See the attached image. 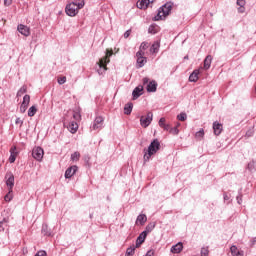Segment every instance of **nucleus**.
I'll return each instance as SVG.
<instances>
[{"label":"nucleus","instance_id":"nucleus-1","mask_svg":"<svg viewBox=\"0 0 256 256\" xmlns=\"http://www.w3.org/2000/svg\"><path fill=\"white\" fill-rule=\"evenodd\" d=\"M159 149H161V143L158 139H154L150 143L147 151L144 153V163H147V161H149L151 157H153V155L159 151Z\"/></svg>","mask_w":256,"mask_h":256},{"label":"nucleus","instance_id":"nucleus-2","mask_svg":"<svg viewBox=\"0 0 256 256\" xmlns=\"http://www.w3.org/2000/svg\"><path fill=\"white\" fill-rule=\"evenodd\" d=\"M173 9V2H167L158 9L157 15L154 17V21H161L165 19L171 13Z\"/></svg>","mask_w":256,"mask_h":256},{"label":"nucleus","instance_id":"nucleus-3","mask_svg":"<svg viewBox=\"0 0 256 256\" xmlns=\"http://www.w3.org/2000/svg\"><path fill=\"white\" fill-rule=\"evenodd\" d=\"M111 55H113V52L107 50L106 56H104L103 58L100 59V61L98 63V65H99L98 74L99 75H103V72L107 69V63L110 62L109 57H111Z\"/></svg>","mask_w":256,"mask_h":256},{"label":"nucleus","instance_id":"nucleus-4","mask_svg":"<svg viewBox=\"0 0 256 256\" xmlns=\"http://www.w3.org/2000/svg\"><path fill=\"white\" fill-rule=\"evenodd\" d=\"M142 82L143 85H147L146 89L148 93H155L157 91V82L155 80L149 82V78L145 77Z\"/></svg>","mask_w":256,"mask_h":256},{"label":"nucleus","instance_id":"nucleus-5","mask_svg":"<svg viewBox=\"0 0 256 256\" xmlns=\"http://www.w3.org/2000/svg\"><path fill=\"white\" fill-rule=\"evenodd\" d=\"M65 11H66V15H68L69 17H75V15H77V13H79V8L77 7V4L72 2V3L66 5Z\"/></svg>","mask_w":256,"mask_h":256},{"label":"nucleus","instance_id":"nucleus-6","mask_svg":"<svg viewBox=\"0 0 256 256\" xmlns=\"http://www.w3.org/2000/svg\"><path fill=\"white\" fill-rule=\"evenodd\" d=\"M45 155V151L41 147H34L32 150V157L36 161H43V156Z\"/></svg>","mask_w":256,"mask_h":256},{"label":"nucleus","instance_id":"nucleus-7","mask_svg":"<svg viewBox=\"0 0 256 256\" xmlns=\"http://www.w3.org/2000/svg\"><path fill=\"white\" fill-rule=\"evenodd\" d=\"M151 121H153V112H148L146 116H141L140 125L147 128L151 125Z\"/></svg>","mask_w":256,"mask_h":256},{"label":"nucleus","instance_id":"nucleus-8","mask_svg":"<svg viewBox=\"0 0 256 256\" xmlns=\"http://www.w3.org/2000/svg\"><path fill=\"white\" fill-rule=\"evenodd\" d=\"M104 119L103 117L101 116H97L93 122V125H92V129L94 131H97V130H101L103 129V123H104Z\"/></svg>","mask_w":256,"mask_h":256},{"label":"nucleus","instance_id":"nucleus-9","mask_svg":"<svg viewBox=\"0 0 256 256\" xmlns=\"http://www.w3.org/2000/svg\"><path fill=\"white\" fill-rule=\"evenodd\" d=\"M151 3H155V0H139L137 2L138 9H147Z\"/></svg>","mask_w":256,"mask_h":256},{"label":"nucleus","instance_id":"nucleus-10","mask_svg":"<svg viewBox=\"0 0 256 256\" xmlns=\"http://www.w3.org/2000/svg\"><path fill=\"white\" fill-rule=\"evenodd\" d=\"M18 31L21 33V35H24V37H29L31 35V30L29 27L23 24L18 25Z\"/></svg>","mask_w":256,"mask_h":256},{"label":"nucleus","instance_id":"nucleus-11","mask_svg":"<svg viewBox=\"0 0 256 256\" xmlns=\"http://www.w3.org/2000/svg\"><path fill=\"white\" fill-rule=\"evenodd\" d=\"M77 166H71L65 171V178L66 179H71L75 173H77Z\"/></svg>","mask_w":256,"mask_h":256},{"label":"nucleus","instance_id":"nucleus-12","mask_svg":"<svg viewBox=\"0 0 256 256\" xmlns=\"http://www.w3.org/2000/svg\"><path fill=\"white\" fill-rule=\"evenodd\" d=\"M142 95H143V86L139 85L132 92L133 100L135 101V99H139V97Z\"/></svg>","mask_w":256,"mask_h":256},{"label":"nucleus","instance_id":"nucleus-13","mask_svg":"<svg viewBox=\"0 0 256 256\" xmlns=\"http://www.w3.org/2000/svg\"><path fill=\"white\" fill-rule=\"evenodd\" d=\"M213 131H214V135H221L222 131H223V124L215 121L213 122Z\"/></svg>","mask_w":256,"mask_h":256},{"label":"nucleus","instance_id":"nucleus-14","mask_svg":"<svg viewBox=\"0 0 256 256\" xmlns=\"http://www.w3.org/2000/svg\"><path fill=\"white\" fill-rule=\"evenodd\" d=\"M6 185L7 187H10V189H13L15 186V176H13L12 173L6 175Z\"/></svg>","mask_w":256,"mask_h":256},{"label":"nucleus","instance_id":"nucleus-15","mask_svg":"<svg viewBox=\"0 0 256 256\" xmlns=\"http://www.w3.org/2000/svg\"><path fill=\"white\" fill-rule=\"evenodd\" d=\"M230 253L232 256H245V252L243 250H239L235 245L230 247Z\"/></svg>","mask_w":256,"mask_h":256},{"label":"nucleus","instance_id":"nucleus-16","mask_svg":"<svg viewBox=\"0 0 256 256\" xmlns=\"http://www.w3.org/2000/svg\"><path fill=\"white\" fill-rule=\"evenodd\" d=\"M199 73H200V70L199 69H196L194 70L190 76H189V81L191 83H197V81H199Z\"/></svg>","mask_w":256,"mask_h":256},{"label":"nucleus","instance_id":"nucleus-17","mask_svg":"<svg viewBox=\"0 0 256 256\" xmlns=\"http://www.w3.org/2000/svg\"><path fill=\"white\" fill-rule=\"evenodd\" d=\"M145 239H147V232H142L136 240V247L143 245V243H145Z\"/></svg>","mask_w":256,"mask_h":256},{"label":"nucleus","instance_id":"nucleus-18","mask_svg":"<svg viewBox=\"0 0 256 256\" xmlns=\"http://www.w3.org/2000/svg\"><path fill=\"white\" fill-rule=\"evenodd\" d=\"M183 251V243L178 242L176 245L171 247V253L177 254Z\"/></svg>","mask_w":256,"mask_h":256},{"label":"nucleus","instance_id":"nucleus-19","mask_svg":"<svg viewBox=\"0 0 256 256\" xmlns=\"http://www.w3.org/2000/svg\"><path fill=\"white\" fill-rule=\"evenodd\" d=\"M147 223V215L140 214L137 216L136 225H145Z\"/></svg>","mask_w":256,"mask_h":256},{"label":"nucleus","instance_id":"nucleus-20","mask_svg":"<svg viewBox=\"0 0 256 256\" xmlns=\"http://www.w3.org/2000/svg\"><path fill=\"white\" fill-rule=\"evenodd\" d=\"M77 129H79V124H77V122L72 121L69 123L68 130L70 133H77Z\"/></svg>","mask_w":256,"mask_h":256},{"label":"nucleus","instance_id":"nucleus-21","mask_svg":"<svg viewBox=\"0 0 256 256\" xmlns=\"http://www.w3.org/2000/svg\"><path fill=\"white\" fill-rule=\"evenodd\" d=\"M213 61V56L208 55L206 56V58L204 59V69H210L211 68V63Z\"/></svg>","mask_w":256,"mask_h":256},{"label":"nucleus","instance_id":"nucleus-22","mask_svg":"<svg viewBox=\"0 0 256 256\" xmlns=\"http://www.w3.org/2000/svg\"><path fill=\"white\" fill-rule=\"evenodd\" d=\"M159 32V26L157 25H150L149 28H148V33H151V35H155Z\"/></svg>","mask_w":256,"mask_h":256},{"label":"nucleus","instance_id":"nucleus-23","mask_svg":"<svg viewBox=\"0 0 256 256\" xmlns=\"http://www.w3.org/2000/svg\"><path fill=\"white\" fill-rule=\"evenodd\" d=\"M145 63H147V57L137 58V65L139 69H141V67H145Z\"/></svg>","mask_w":256,"mask_h":256},{"label":"nucleus","instance_id":"nucleus-24","mask_svg":"<svg viewBox=\"0 0 256 256\" xmlns=\"http://www.w3.org/2000/svg\"><path fill=\"white\" fill-rule=\"evenodd\" d=\"M132 111H133V103L126 104L124 107V114L131 115Z\"/></svg>","mask_w":256,"mask_h":256},{"label":"nucleus","instance_id":"nucleus-25","mask_svg":"<svg viewBox=\"0 0 256 256\" xmlns=\"http://www.w3.org/2000/svg\"><path fill=\"white\" fill-rule=\"evenodd\" d=\"M42 233L46 236V237H51V230L49 229V226L47 224H43L42 225Z\"/></svg>","mask_w":256,"mask_h":256},{"label":"nucleus","instance_id":"nucleus-26","mask_svg":"<svg viewBox=\"0 0 256 256\" xmlns=\"http://www.w3.org/2000/svg\"><path fill=\"white\" fill-rule=\"evenodd\" d=\"M161 47V45L159 44V42H155L154 44H152V46L150 47V53H159V48Z\"/></svg>","mask_w":256,"mask_h":256},{"label":"nucleus","instance_id":"nucleus-27","mask_svg":"<svg viewBox=\"0 0 256 256\" xmlns=\"http://www.w3.org/2000/svg\"><path fill=\"white\" fill-rule=\"evenodd\" d=\"M36 113H37V106H31L28 109V117H35Z\"/></svg>","mask_w":256,"mask_h":256},{"label":"nucleus","instance_id":"nucleus-28","mask_svg":"<svg viewBox=\"0 0 256 256\" xmlns=\"http://www.w3.org/2000/svg\"><path fill=\"white\" fill-rule=\"evenodd\" d=\"M153 229H155V223H150L146 226L145 231H143V233H146V235H148V233H151Z\"/></svg>","mask_w":256,"mask_h":256},{"label":"nucleus","instance_id":"nucleus-29","mask_svg":"<svg viewBox=\"0 0 256 256\" xmlns=\"http://www.w3.org/2000/svg\"><path fill=\"white\" fill-rule=\"evenodd\" d=\"M79 159H81V153L76 151L73 154H71V161L77 162L79 161Z\"/></svg>","mask_w":256,"mask_h":256},{"label":"nucleus","instance_id":"nucleus-30","mask_svg":"<svg viewBox=\"0 0 256 256\" xmlns=\"http://www.w3.org/2000/svg\"><path fill=\"white\" fill-rule=\"evenodd\" d=\"M137 248V246H130L129 248H127L126 250V256H132L135 255V249Z\"/></svg>","mask_w":256,"mask_h":256},{"label":"nucleus","instance_id":"nucleus-31","mask_svg":"<svg viewBox=\"0 0 256 256\" xmlns=\"http://www.w3.org/2000/svg\"><path fill=\"white\" fill-rule=\"evenodd\" d=\"M29 103H31V96L29 94L24 95L22 105H26L29 107Z\"/></svg>","mask_w":256,"mask_h":256},{"label":"nucleus","instance_id":"nucleus-32","mask_svg":"<svg viewBox=\"0 0 256 256\" xmlns=\"http://www.w3.org/2000/svg\"><path fill=\"white\" fill-rule=\"evenodd\" d=\"M73 3H75L76 7L79 9H83V7H85V0H75Z\"/></svg>","mask_w":256,"mask_h":256},{"label":"nucleus","instance_id":"nucleus-33","mask_svg":"<svg viewBox=\"0 0 256 256\" xmlns=\"http://www.w3.org/2000/svg\"><path fill=\"white\" fill-rule=\"evenodd\" d=\"M9 223V217H4L2 220H0V228L5 231L4 225H7Z\"/></svg>","mask_w":256,"mask_h":256},{"label":"nucleus","instance_id":"nucleus-34","mask_svg":"<svg viewBox=\"0 0 256 256\" xmlns=\"http://www.w3.org/2000/svg\"><path fill=\"white\" fill-rule=\"evenodd\" d=\"M24 93H27V87L26 86H22L18 92H17V97H21L22 95H24Z\"/></svg>","mask_w":256,"mask_h":256},{"label":"nucleus","instance_id":"nucleus-35","mask_svg":"<svg viewBox=\"0 0 256 256\" xmlns=\"http://www.w3.org/2000/svg\"><path fill=\"white\" fill-rule=\"evenodd\" d=\"M177 119L179 121H187V114L185 112H182V113L177 115Z\"/></svg>","mask_w":256,"mask_h":256},{"label":"nucleus","instance_id":"nucleus-36","mask_svg":"<svg viewBox=\"0 0 256 256\" xmlns=\"http://www.w3.org/2000/svg\"><path fill=\"white\" fill-rule=\"evenodd\" d=\"M204 136H205V131L203 129L196 132V134H195L196 139H203Z\"/></svg>","mask_w":256,"mask_h":256},{"label":"nucleus","instance_id":"nucleus-37","mask_svg":"<svg viewBox=\"0 0 256 256\" xmlns=\"http://www.w3.org/2000/svg\"><path fill=\"white\" fill-rule=\"evenodd\" d=\"M148 48H149V43H147V42H142L141 45H140L139 50H140V51H147Z\"/></svg>","mask_w":256,"mask_h":256},{"label":"nucleus","instance_id":"nucleus-38","mask_svg":"<svg viewBox=\"0 0 256 256\" xmlns=\"http://www.w3.org/2000/svg\"><path fill=\"white\" fill-rule=\"evenodd\" d=\"M10 152H11V155L9 157V162L15 163V159H17V154H14L13 150H11Z\"/></svg>","mask_w":256,"mask_h":256},{"label":"nucleus","instance_id":"nucleus-39","mask_svg":"<svg viewBox=\"0 0 256 256\" xmlns=\"http://www.w3.org/2000/svg\"><path fill=\"white\" fill-rule=\"evenodd\" d=\"M201 256H209V247H203L201 249Z\"/></svg>","mask_w":256,"mask_h":256},{"label":"nucleus","instance_id":"nucleus-40","mask_svg":"<svg viewBox=\"0 0 256 256\" xmlns=\"http://www.w3.org/2000/svg\"><path fill=\"white\" fill-rule=\"evenodd\" d=\"M65 83H67V77L63 76V77L58 78L59 85H65Z\"/></svg>","mask_w":256,"mask_h":256},{"label":"nucleus","instance_id":"nucleus-41","mask_svg":"<svg viewBox=\"0 0 256 256\" xmlns=\"http://www.w3.org/2000/svg\"><path fill=\"white\" fill-rule=\"evenodd\" d=\"M169 133H171L172 135H179V128L171 127Z\"/></svg>","mask_w":256,"mask_h":256},{"label":"nucleus","instance_id":"nucleus-42","mask_svg":"<svg viewBox=\"0 0 256 256\" xmlns=\"http://www.w3.org/2000/svg\"><path fill=\"white\" fill-rule=\"evenodd\" d=\"M159 127H161L163 129V127L165 126V118H160L159 122H158Z\"/></svg>","mask_w":256,"mask_h":256},{"label":"nucleus","instance_id":"nucleus-43","mask_svg":"<svg viewBox=\"0 0 256 256\" xmlns=\"http://www.w3.org/2000/svg\"><path fill=\"white\" fill-rule=\"evenodd\" d=\"M245 0H237L236 4L238 5V7H245Z\"/></svg>","mask_w":256,"mask_h":256},{"label":"nucleus","instance_id":"nucleus-44","mask_svg":"<svg viewBox=\"0 0 256 256\" xmlns=\"http://www.w3.org/2000/svg\"><path fill=\"white\" fill-rule=\"evenodd\" d=\"M27 107H29V106H27L25 104H21V106H20V113H25V111H27Z\"/></svg>","mask_w":256,"mask_h":256},{"label":"nucleus","instance_id":"nucleus-45","mask_svg":"<svg viewBox=\"0 0 256 256\" xmlns=\"http://www.w3.org/2000/svg\"><path fill=\"white\" fill-rule=\"evenodd\" d=\"M145 52H143V50H139L137 53H136V57L137 59H139V57H145Z\"/></svg>","mask_w":256,"mask_h":256},{"label":"nucleus","instance_id":"nucleus-46","mask_svg":"<svg viewBox=\"0 0 256 256\" xmlns=\"http://www.w3.org/2000/svg\"><path fill=\"white\" fill-rule=\"evenodd\" d=\"M35 256H47V252L41 250V251H38Z\"/></svg>","mask_w":256,"mask_h":256},{"label":"nucleus","instance_id":"nucleus-47","mask_svg":"<svg viewBox=\"0 0 256 256\" xmlns=\"http://www.w3.org/2000/svg\"><path fill=\"white\" fill-rule=\"evenodd\" d=\"M162 129H164V131H171V125L169 124H164V126L162 127Z\"/></svg>","mask_w":256,"mask_h":256},{"label":"nucleus","instance_id":"nucleus-48","mask_svg":"<svg viewBox=\"0 0 256 256\" xmlns=\"http://www.w3.org/2000/svg\"><path fill=\"white\" fill-rule=\"evenodd\" d=\"M15 124L20 125V127H21L23 125V120H21V118H16Z\"/></svg>","mask_w":256,"mask_h":256},{"label":"nucleus","instance_id":"nucleus-49","mask_svg":"<svg viewBox=\"0 0 256 256\" xmlns=\"http://www.w3.org/2000/svg\"><path fill=\"white\" fill-rule=\"evenodd\" d=\"M13 3V0H4L5 7H9Z\"/></svg>","mask_w":256,"mask_h":256},{"label":"nucleus","instance_id":"nucleus-50","mask_svg":"<svg viewBox=\"0 0 256 256\" xmlns=\"http://www.w3.org/2000/svg\"><path fill=\"white\" fill-rule=\"evenodd\" d=\"M129 35H131V29H130V30H127V31L124 33V39H128Z\"/></svg>","mask_w":256,"mask_h":256},{"label":"nucleus","instance_id":"nucleus-51","mask_svg":"<svg viewBox=\"0 0 256 256\" xmlns=\"http://www.w3.org/2000/svg\"><path fill=\"white\" fill-rule=\"evenodd\" d=\"M253 165H255V162L248 163V169L249 171H253Z\"/></svg>","mask_w":256,"mask_h":256},{"label":"nucleus","instance_id":"nucleus-52","mask_svg":"<svg viewBox=\"0 0 256 256\" xmlns=\"http://www.w3.org/2000/svg\"><path fill=\"white\" fill-rule=\"evenodd\" d=\"M246 137H253V130H248L246 132Z\"/></svg>","mask_w":256,"mask_h":256},{"label":"nucleus","instance_id":"nucleus-53","mask_svg":"<svg viewBox=\"0 0 256 256\" xmlns=\"http://www.w3.org/2000/svg\"><path fill=\"white\" fill-rule=\"evenodd\" d=\"M155 252L153 250H149L145 256H154Z\"/></svg>","mask_w":256,"mask_h":256},{"label":"nucleus","instance_id":"nucleus-54","mask_svg":"<svg viewBox=\"0 0 256 256\" xmlns=\"http://www.w3.org/2000/svg\"><path fill=\"white\" fill-rule=\"evenodd\" d=\"M223 197L224 201H229V199H231V197L227 193H224Z\"/></svg>","mask_w":256,"mask_h":256},{"label":"nucleus","instance_id":"nucleus-55","mask_svg":"<svg viewBox=\"0 0 256 256\" xmlns=\"http://www.w3.org/2000/svg\"><path fill=\"white\" fill-rule=\"evenodd\" d=\"M245 11V6H240L238 8V13H243Z\"/></svg>","mask_w":256,"mask_h":256},{"label":"nucleus","instance_id":"nucleus-56","mask_svg":"<svg viewBox=\"0 0 256 256\" xmlns=\"http://www.w3.org/2000/svg\"><path fill=\"white\" fill-rule=\"evenodd\" d=\"M237 203L239 204V205H241V203H243V199L241 198V196H237Z\"/></svg>","mask_w":256,"mask_h":256},{"label":"nucleus","instance_id":"nucleus-57","mask_svg":"<svg viewBox=\"0 0 256 256\" xmlns=\"http://www.w3.org/2000/svg\"><path fill=\"white\" fill-rule=\"evenodd\" d=\"M74 119H81V115L80 114H74Z\"/></svg>","mask_w":256,"mask_h":256},{"label":"nucleus","instance_id":"nucleus-58","mask_svg":"<svg viewBox=\"0 0 256 256\" xmlns=\"http://www.w3.org/2000/svg\"><path fill=\"white\" fill-rule=\"evenodd\" d=\"M5 201H11V198H9V195L5 196Z\"/></svg>","mask_w":256,"mask_h":256},{"label":"nucleus","instance_id":"nucleus-59","mask_svg":"<svg viewBox=\"0 0 256 256\" xmlns=\"http://www.w3.org/2000/svg\"><path fill=\"white\" fill-rule=\"evenodd\" d=\"M175 127H177V129H179V127H181V123H177Z\"/></svg>","mask_w":256,"mask_h":256},{"label":"nucleus","instance_id":"nucleus-60","mask_svg":"<svg viewBox=\"0 0 256 256\" xmlns=\"http://www.w3.org/2000/svg\"><path fill=\"white\" fill-rule=\"evenodd\" d=\"M255 243H256V238L253 240V245H255Z\"/></svg>","mask_w":256,"mask_h":256},{"label":"nucleus","instance_id":"nucleus-61","mask_svg":"<svg viewBox=\"0 0 256 256\" xmlns=\"http://www.w3.org/2000/svg\"><path fill=\"white\" fill-rule=\"evenodd\" d=\"M184 59H189V56H185Z\"/></svg>","mask_w":256,"mask_h":256}]
</instances>
